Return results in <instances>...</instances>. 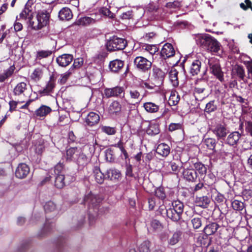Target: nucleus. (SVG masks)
<instances>
[{
    "instance_id": "12",
    "label": "nucleus",
    "mask_w": 252,
    "mask_h": 252,
    "mask_svg": "<svg viewBox=\"0 0 252 252\" xmlns=\"http://www.w3.org/2000/svg\"><path fill=\"white\" fill-rule=\"evenodd\" d=\"M123 94L125 95L124 88L123 87L116 86L111 88H105L104 90V94L107 98L118 97Z\"/></svg>"
},
{
    "instance_id": "21",
    "label": "nucleus",
    "mask_w": 252,
    "mask_h": 252,
    "mask_svg": "<svg viewBox=\"0 0 252 252\" xmlns=\"http://www.w3.org/2000/svg\"><path fill=\"white\" fill-rule=\"evenodd\" d=\"M220 227V225L216 222L209 221L203 229V232L206 237L212 235L216 233L218 229Z\"/></svg>"
},
{
    "instance_id": "7",
    "label": "nucleus",
    "mask_w": 252,
    "mask_h": 252,
    "mask_svg": "<svg viewBox=\"0 0 252 252\" xmlns=\"http://www.w3.org/2000/svg\"><path fill=\"white\" fill-rule=\"evenodd\" d=\"M166 76V72L161 68L154 65L152 69L153 81L156 83V85L161 86Z\"/></svg>"
},
{
    "instance_id": "56",
    "label": "nucleus",
    "mask_w": 252,
    "mask_h": 252,
    "mask_svg": "<svg viewBox=\"0 0 252 252\" xmlns=\"http://www.w3.org/2000/svg\"><path fill=\"white\" fill-rule=\"evenodd\" d=\"M151 243L149 240L143 241L139 246V252H150Z\"/></svg>"
},
{
    "instance_id": "60",
    "label": "nucleus",
    "mask_w": 252,
    "mask_h": 252,
    "mask_svg": "<svg viewBox=\"0 0 252 252\" xmlns=\"http://www.w3.org/2000/svg\"><path fill=\"white\" fill-rule=\"evenodd\" d=\"M150 225L155 231H160L163 228L162 224L156 219H153L151 221Z\"/></svg>"
},
{
    "instance_id": "38",
    "label": "nucleus",
    "mask_w": 252,
    "mask_h": 252,
    "mask_svg": "<svg viewBox=\"0 0 252 252\" xmlns=\"http://www.w3.org/2000/svg\"><path fill=\"white\" fill-rule=\"evenodd\" d=\"M159 132V125L157 123L150 124L146 129L147 134L151 136L156 135Z\"/></svg>"
},
{
    "instance_id": "1",
    "label": "nucleus",
    "mask_w": 252,
    "mask_h": 252,
    "mask_svg": "<svg viewBox=\"0 0 252 252\" xmlns=\"http://www.w3.org/2000/svg\"><path fill=\"white\" fill-rule=\"evenodd\" d=\"M197 44L205 51L211 53H218L220 48V43L209 34L199 35L196 38Z\"/></svg>"
},
{
    "instance_id": "23",
    "label": "nucleus",
    "mask_w": 252,
    "mask_h": 252,
    "mask_svg": "<svg viewBox=\"0 0 252 252\" xmlns=\"http://www.w3.org/2000/svg\"><path fill=\"white\" fill-rule=\"evenodd\" d=\"M93 175L95 181L99 184H102L104 183V180H106V172L105 174L102 173L100 167L97 166L94 167Z\"/></svg>"
},
{
    "instance_id": "27",
    "label": "nucleus",
    "mask_w": 252,
    "mask_h": 252,
    "mask_svg": "<svg viewBox=\"0 0 252 252\" xmlns=\"http://www.w3.org/2000/svg\"><path fill=\"white\" fill-rule=\"evenodd\" d=\"M166 214L168 218L174 222H178L182 219V216L171 206L166 210Z\"/></svg>"
},
{
    "instance_id": "52",
    "label": "nucleus",
    "mask_w": 252,
    "mask_h": 252,
    "mask_svg": "<svg viewBox=\"0 0 252 252\" xmlns=\"http://www.w3.org/2000/svg\"><path fill=\"white\" fill-rule=\"evenodd\" d=\"M213 197L214 202L217 205H223L226 201L224 196L218 191L216 192L215 195H214Z\"/></svg>"
},
{
    "instance_id": "63",
    "label": "nucleus",
    "mask_w": 252,
    "mask_h": 252,
    "mask_svg": "<svg viewBox=\"0 0 252 252\" xmlns=\"http://www.w3.org/2000/svg\"><path fill=\"white\" fill-rule=\"evenodd\" d=\"M44 210L46 213L52 212L55 211L56 208V204L52 201H48L44 206Z\"/></svg>"
},
{
    "instance_id": "20",
    "label": "nucleus",
    "mask_w": 252,
    "mask_h": 252,
    "mask_svg": "<svg viewBox=\"0 0 252 252\" xmlns=\"http://www.w3.org/2000/svg\"><path fill=\"white\" fill-rule=\"evenodd\" d=\"M73 60V56L72 55L64 54L56 58V62L60 66L65 67L69 65Z\"/></svg>"
},
{
    "instance_id": "13",
    "label": "nucleus",
    "mask_w": 252,
    "mask_h": 252,
    "mask_svg": "<svg viewBox=\"0 0 252 252\" xmlns=\"http://www.w3.org/2000/svg\"><path fill=\"white\" fill-rule=\"evenodd\" d=\"M242 134L239 131H235L230 133L225 140V144L237 147L240 143Z\"/></svg>"
},
{
    "instance_id": "55",
    "label": "nucleus",
    "mask_w": 252,
    "mask_h": 252,
    "mask_svg": "<svg viewBox=\"0 0 252 252\" xmlns=\"http://www.w3.org/2000/svg\"><path fill=\"white\" fill-rule=\"evenodd\" d=\"M217 109V106L215 103V100H211L207 103L205 108V111L209 114L215 111Z\"/></svg>"
},
{
    "instance_id": "59",
    "label": "nucleus",
    "mask_w": 252,
    "mask_h": 252,
    "mask_svg": "<svg viewBox=\"0 0 252 252\" xmlns=\"http://www.w3.org/2000/svg\"><path fill=\"white\" fill-rule=\"evenodd\" d=\"M245 130L252 137V116L250 118L244 120Z\"/></svg>"
},
{
    "instance_id": "30",
    "label": "nucleus",
    "mask_w": 252,
    "mask_h": 252,
    "mask_svg": "<svg viewBox=\"0 0 252 252\" xmlns=\"http://www.w3.org/2000/svg\"><path fill=\"white\" fill-rule=\"evenodd\" d=\"M210 202V199L207 196H196L195 199L196 205L202 208H207Z\"/></svg>"
},
{
    "instance_id": "37",
    "label": "nucleus",
    "mask_w": 252,
    "mask_h": 252,
    "mask_svg": "<svg viewBox=\"0 0 252 252\" xmlns=\"http://www.w3.org/2000/svg\"><path fill=\"white\" fill-rule=\"evenodd\" d=\"M20 17L24 20H28V21L30 20L31 18H33L32 8L25 5L24 8L20 14Z\"/></svg>"
},
{
    "instance_id": "4",
    "label": "nucleus",
    "mask_w": 252,
    "mask_h": 252,
    "mask_svg": "<svg viewBox=\"0 0 252 252\" xmlns=\"http://www.w3.org/2000/svg\"><path fill=\"white\" fill-rule=\"evenodd\" d=\"M135 68L142 73H148L151 70L152 63L142 56L136 57L133 61Z\"/></svg>"
},
{
    "instance_id": "10",
    "label": "nucleus",
    "mask_w": 252,
    "mask_h": 252,
    "mask_svg": "<svg viewBox=\"0 0 252 252\" xmlns=\"http://www.w3.org/2000/svg\"><path fill=\"white\" fill-rule=\"evenodd\" d=\"M213 133L216 136L218 140L224 139L229 130L225 124H218L212 130Z\"/></svg>"
},
{
    "instance_id": "46",
    "label": "nucleus",
    "mask_w": 252,
    "mask_h": 252,
    "mask_svg": "<svg viewBox=\"0 0 252 252\" xmlns=\"http://www.w3.org/2000/svg\"><path fill=\"white\" fill-rule=\"evenodd\" d=\"M182 233L181 231L178 230L175 232L168 240V244L173 246L177 244L181 238Z\"/></svg>"
},
{
    "instance_id": "29",
    "label": "nucleus",
    "mask_w": 252,
    "mask_h": 252,
    "mask_svg": "<svg viewBox=\"0 0 252 252\" xmlns=\"http://www.w3.org/2000/svg\"><path fill=\"white\" fill-rule=\"evenodd\" d=\"M52 112L50 107L45 105H42L34 112V115L37 117L44 118Z\"/></svg>"
},
{
    "instance_id": "34",
    "label": "nucleus",
    "mask_w": 252,
    "mask_h": 252,
    "mask_svg": "<svg viewBox=\"0 0 252 252\" xmlns=\"http://www.w3.org/2000/svg\"><path fill=\"white\" fill-rule=\"evenodd\" d=\"M122 110V105L121 103L117 101H113L109 105L108 108L109 113L112 115H117L119 114Z\"/></svg>"
},
{
    "instance_id": "28",
    "label": "nucleus",
    "mask_w": 252,
    "mask_h": 252,
    "mask_svg": "<svg viewBox=\"0 0 252 252\" xmlns=\"http://www.w3.org/2000/svg\"><path fill=\"white\" fill-rule=\"evenodd\" d=\"M156 152L163 157H166L170 153V147L165 143H160L158 146Z\"/></svg>"
},
{
    "instance_id": "3",
    "label": "nucleus",
    "mask_w": 252,
    "mask_h": 252,
    "mask_svg": "<svg viewBox=\"0 0 252 252\" xmlns=\"http://www.w3.org/2000/svg\"><path fill=\"white\" fill-rule=\"evenodd\" d=\"M208 65L210 72L214 75L220 82L224 81V73L222 71L219 60L216 59H211L208 60Z\"/></svg>"
},
{
    "instance_id": "26",
    "label": "nucleus",
    "mask_w": 252,
    "mask_h": 252,
    "mask_svg": "<svg viewBox=\"0 0 252 252\" xmlns=\"http://www.w3.org/2000/svg\"><path fill=\"white\" fill-rule=\"evenodd\" d=\"M27 84L24 82H21L17 84L13 90V95L20 96L24 95V93L27 90Z\"/></svg>"
},
{
    "instance_id": "47",
    "label": "nucleus",
    "mask_w": 252,
    "mask_h": 252,
    "mask_svg": "<svg viewBox=\"0 0 252 252\" xmlns=\"http://www.w3.org/2000/svg\"><path fill=\"white\" fill-rule=\"evenodd\" d=\"M170 206L176 210V212L179 213L181 216L182 215L184 208V205L183 202L179 200H174L172 202Z\"/></svg>"
},
{
    "instance_id": "57",
    "label": "nucleus",
    "mask_w": 252,
    "mask_h": 252,
    "mask_svg": "<svg viewBox=\"0 0 252 252\" xmlns=\"http://www.w3.org/2000/svg\"><path fill=\"white\" fill-rule=\"evenodd\" d=\"M52 52L50 50H41L37 52L36 55V60H40L43 58H46L51 55Z\"/></svg>"
},
{
    "instance_id": "19",
    "label": "nucleus",
    "mask_w": 252,
    "mask_h": 252,
    "mask_svg": "<svg viewBox=\"0 0 252 252\" xmlns=\"http://www.w3.org/2000/svg\"><path fill=\"white\" fill-rule=\"evenodd\" d=\"M106 180H110L114 183L119 181L122 177V174L119 170L112 168L106 171Z\"/></svg>"
},
{
    "instance_id": "6",
    "label": "nucleus",
    "mask_w": 252,
    "mask_h": 252,
    "mask_svg": "<svg viewBox=\"0 0 252 252\" xmlns=\"http://www.w3.org/2000/svg\"><path fill=\"white\" fill-rule=\"evenodd\" d=\"M50 17V13L46 9L38 11L36 14L38 24L34 26V30H39L46 26L49 24Z\"/></svg>"
},
{
    "instance_id": "2",
    "label": "nucleus",
    "mask_w": 252,
    "mask_h": 252,
    "mask_svg": "<svg viewBox=\"0 0 252 252\" xmlns=\"http://www.w3.org/2000/svg\"><path fill=\"white\" fill-rule=\"evenodd\" d=\"M127 40L116 35L110 37L106 41L105 46L108 52H112L124 50L127 46Z\"/></svg>"
},
{
    "instance_id": "64",
    "label": "nucleus",
    "mask_w": 252,
    "mask_h": 252,
    "mask_svg": "<svg viewBox=\"0 0 252 252\" xmlns=\"http://www.w3.org/2000/svg\"><path fill=\"white\" fill-rule=\"evenodd\" d=\"M101 131L109 135H114L116 133V128L115 127L109 126H102L101 127Z\"/></svg>"
},
{
    "instance_id": "18",
    "label": "nucleus",
    "mask_w": 252,
    "mask_h": 252,
    "mask_svg": "<svg viewBox=\"0 0 252 252\" xmlns=\"http://www.w3.org/2000/svg\"><path fill=\"white\" fill-rule=\"evenodd\" d=\"M30 167L27 164L21 163L16 169L15 176L19 179H24L30 173Z\"/></svg>"
},
{
    "instance_id": "41",
    "label": "nucleus",
    "mask_w": 252,
    "mask_h": 252,
    "mask_svg": "<svg viewBox=\"0 0 252 252\" xmlns=\"http://www.w3.org/2000/svg\"><path fill=\"white\" fill-rule=\"evenodd\" d=\"M143 107L145 110L151 113H156L159 110V106L152 102H146L144 103Z\"/></svg>"
},
{
    "instance_id": "53",
    "label": "nucleus",
    "mask_w": 252,
    "mask_h": 252,
    "mask_svg": "<svg viewBox=\"0 0 252 252\" xmlns=\"http://www.w3.org/2000/svg\"><path fill=\"white\" fill-rule=\"evenodd\" d=\"M43 75L42 69L40 67L36 68L31 75V79L35 81H39Z\"/></svg>"
},
{
    "instance_id": "42",
    "label": "nucleus",
    "mask_w": 252,
    "mask_h": 252,
    "mask_svg": "<svg viewBox=\"0 0 252 252\" xmlns=\"http://www.w3.org/2000/svg\"><path fill=\"white\" fill-rule=\"evenodd\" d=\"M180 99V97L178 93L176 91H172L168 101V104L170 106L176 105Z\"/></svg>"
},
{
    "instance_id": "49",
    "label": "nucleus",
    "mask_w": 252,
    "mask_h": 252,
    "mask_svg": "<svg viewBox=\"0 0 252 252\" xmlns=\"http://www.w3.org/2000/svg\"><path fill=\"white\" fill-rule=\"evenodd\" d=\"M169 165L171 170L176 174H177L182 167V162L180 160L171 161Z\"/></svg>"
},
{
    "instance_id": "51",
    "label": "nucleus",
    "mask_w": 252,
    "mask_h": 252,
    "mask_svg": "<svg viewBox=\"0 0 252 252\" xmlns=\"http://www.w3.org/2000/svg\"><path fill=\"white\" fill-rule=\"evenodd\" d=\"M231 206L234 209V211L240 212L242 211L245 208V204L243 202L234 199L231 201Z\"/></svg>"
},
{
    "instance_id": "8",
    "label": "nucleus",
    "mask_w": 252,
    "mask_h": 252,
    "mask_svg": "<svg viewBox=\"0 0 252 252\" xmlns=\"http://www.w3.org/2000/svg\"><path fill=\"white\" fill-rule=\"evenodd\" d=\"M231 75L233 77L238 79L239 81L247 82L245 69L242 65L236 64L234 65L232 69Z\"/></svg>"
},
{
    "instance_id": "33",
    "label": "nucleus",
    "mask_w": 252,
    "mask_h": 252,
    "mask_svg": "<svg viewBox=\"0 0 252 252\" xmlns=\"http://www.w3.org/2000/svg\"><path fill=\"white\" fill-rule=\"evenodd\" d=\"M201 67V62L199 60L193 61L190 64L189 68V73L192 76L197 75L200 71Z\"/></svg>"
},
{
    "instance_id": "16",
    "label": "nucleus",
    "mask_w": 252,
    "mask_h": 252,
    "mask_svg": "<svg viewBox=\"0 0 252 252\" xmlns=\"http://www.w3.org/2000/svg\"><path fill=\"white\" fill-rule=\"evenodd\" d=\"M73 178L72 176L68 175L65 177L63 174L56 175L55 180V186L58 189H62L66 184H69Z\"/></svg>"
},
{
    "instance_id": "9",
    "label": "nucleus",
    "mask_w": 252,
    "mask_h": 252,
    "mask_svg": "<svg viewBox=\"0 0 252 252\" xmlns=\"http://www.w3.org/2000/svg\"><path fill=\"white\" fill-rule=\"evenodd\" d=\"M56 79L54 75H51L45 87L38 91L39 94L42 96L50 95L53 93L56 87Z\"/></svg>"
},
{
    "instance_id": "31",
    "label": "nucleus",
    "mask_w": 252,
    "mask_h": 252,
    "mask_svg": "<svg viewBox=\"0 0 252 252\" xmlns=\"http://www.w3.org/2000/svg\"><path fill=\"white\" fill-rule=\"evenodd\" d=\"M73 17V14L70 8H63L59 12V17L61 20L68 21Z\"/></svg>"
},
{
    "instance_id": "58",
    "label": "nucleus",
    "mask_w": 252,
    "mask_h": 252,
    "mask_svg": "<svg viewBox=\"0 0 252 252\" xmlns=\"http://www.w3.org/2000/svg\"><path fill=\"white\" fill-rule=\"evenodd\" d=\"M89 158L84 153L79 154L77 159V162L79 165L84 166L89 162Z\"/></svg>"
},
{
    "instance_id": "44",
    "label": "nucleus",
    "mask_w": 252,
    "mask_h": 252,
    "mask_svg": "<svg viewBox=\"0 0 252 252\" xmlns=\"http://www.w3.org/2000/svg\"><path fill=\"white\" fill-rule=\"evenodd\" d=\"M93 21L89 16H85L77 20L75 24L78 26H88L94 24Z\"/></svg>"
},
{
    "instance_id": "25",
    "label": "nucleus",
    "mask_w": 252,
    "mask_h": 252,
    "mask_svg": "<svg viewBox=\"0 0 252 252\" xmlns=\"http://www.w3.org/2000/svg\"><path fill=\"white\" fill-rule=\"evenodd\" d=\"M15 69V66L13 64L6 69L4 70L2 73H0V83H4L10 78L13 75Z\"/></svg>"
},
{
    "instance_id": "35",
    "label": "nucleus",
    "mask_w": 252,
    "mask_h": 252,
    "mask_svg": "<svg viewBox=\"0 0 252 252\" xmlns=\"http://www.w3.org/2000/svg\"><path fill=\"white\" fill-rule=\"evenodd\" d=\"M194 170L198 172L201 177H203L205 178L207 173V167L200 161H197L193 163Z\"/></svg>"
},
{
    "instance_id": "61",
    "label": "nucleus",
    "mask_w": 252,
    "mask_h": 252,
    "mask_svg": "<svg viewBox=\"0 0 252 252\" xmlns=\"http://www.w3.org/2000/svg\"><path fill=\"white\" fill-rule=\"evenodd\" d=\"M99 13L100 14V16L103 15V16L108 17L110 18H113L114 17V14L112 13L109 8L106 7H102L100 8L99 10Z\"/></svg>"
},
{
    "instance_id": "5",
    "label": "nucleus",
    "mask_w": 252,
    "mask_h": 252,
    "mask_svg": "<svg viewBox=\"0 0 252 252\" xmlns=\"http://www.w3.org/2000/svg\"><path fill=\"white\" fill-rule=\"evenodd\" d=\"M101 201V199L99 197L93 194L91 191L84 196L83 203L85 205H88L89 211L92 209L94 212L97 213Z\"/></svg>"
},
{
    "instance_id": "17",
    "label": "nucleus",
    "mask_w": 252,
    "mask_h": 252,
    "mask_svg": "<svg viewBox=\"0 0 252 252\" xmlns=\"http://www.w3.org/2000/svg\"><path fill=\"white\" fill-rule=\"evenodd\" d=\"M184 180L188 182H195L198 178L196 171L193 168H185L182 172Z\"/></svg>"
},
{
    "instance_id": "45",
    "label": "nucleus",
    "mask_w": 252,
    "mask_h": 252,
    "mask_svg": "<svg viewBox=\"0 0 252 252\" xmlns=\"http://www.w3.org/2000/svg\"><path fill=\"white\" fill-rule=\"evenodd\" d=\"M155 195L157 197L161 200L163 203L166 204V195L163 187H160L157 188L155 190Z\"/></svg>"
},
{
    "instance_id": "39",
    "label": "nucleus",
    "mask_w": 252,
    "mask_h": 252,
    "mask_svg": "<svg viewBox=\"0 0 252 252\" xmlns=\"http://www.w3.org/2000/svg\"><path fill=\"white\" fill-rule=\"evenodd\" d=\"M141 91L142 89L140 88H131L130 89L129 94L130 98L138 101L140 100L143 97V96L141 94Z\"/></svg>"
},
{
    "instance_id": "15",
    "label": "nucleus",
    "mask_w": 252,
    "mask_h": 252,
    "mask_svg": "<svg viewBox=\"0 0 252 252\" xmlns=\"http://www.w3.org/2000/svg\"><path fill=\"white\" fill-rule=\"evenodd\" d=\"M194 85V94H203L208 87V80L203 78H198L196 80Z\"/></svg>"
},
{
    "instance_id": "32",
    "label": "nucleus",
    "mask_w": 252,
    "mask_h": 252,
    "mask_svg": "<svg viewBox=\"0 0 252 252\" xmlns=\"http://www.w3.org/2000/svg\"><path fill=\"white\" fill-rule=\"evenodd\" d=\"M203 143L206 146L207 149L212 151L213 153H216L215 147L217 144L216 139L214 138L204 137Z\"/></svg>"
},
{
    "instance_id": "36",
    "label": "nucleus",
    "mask_w": 252,
    "mask_h": 252,
    "mask_svg": "<svg viewBox=\"0 0 252 252\" xmlns=\"http://www.w3.org/2000/svg\"><path fill=\"white\" fill-rule=\"evenodd\" d=\"M236 147L226 145L224 143L222 145L221 148L220 150V154L222 155L228 156H232L235 153V149Z\"/></svg>"
},
{
    "instance_id": "24",
    "label": "nucleus",
    "mask_w": 252,
    "mask_h": 252,
    "mask_svg": "<svg viewBox=\"0 0 252 252\" xmlns=\"http://www.w3.org/2000/svg\"><path fill=\"white\" fill-rule=\"evenodd\" d=\"M100 120V117L97 113L91 112L85 118V123L89 126H94L97 124Z\"/></svg>"
},
{
    "instance_id": "22",
    "label": "nucleus",
    "mask_w": 252,
    "mask_h": 252,
    "mask_svg": "<svg viewBox=\"0 0 252 252\" xmlns=\"http://www.w3.org/2000/svg\"><path fill=\"white\" fill-rule=\"evenodd\" d=\"M124 64L123 61L120 59H115L110 62L109 68L112 72L118 73L124 68Z\"/></svg>"
},
{
    "instance_id": "14",
    "label": "nucleus",
    "mask_w": 252,
    "mask_h": 252,
    "mask_svg": "<svg viewBox=\"0 0 252 252\" xmlns=\"http://www.w3.org/2000/svg\"><path fill=\"white\" fill-rule=\"evenodd\" d=\"M225 219L227 223L238 224L242 219L240 212L229 210L225 214Z\"/></svg>"
},
{
    "instance_id": "40",
    "label": "nucleus",
    "mask_w": 252,
    "mask_h": 252,
    "mask_svg": "<svg viewBox=\"0 0 252 252\" xmlns=\"http://www.w3.org/2000/svg\"><path fill=\"white\" fill-rule=\"evenodd\" d=\"M178 75V71L175 68L171 69L169 73L170 80L174 87H177L179 85Z\"/></svg>"
},
{
    "instance_id": "62",
    "label": "nucleus",
    "mask_w": 252,
    "mask_h": 252,
    "mask_svg": "<svg viewBox=\"0 0 252 252\" xmlns=\"http://www.w3.org/2000/svg\"><path fill=\"white\" fill-rule=\"evenodd\" d=\"M72 73H73L71 71V69H68L64 73L61 74V79L58 80V83L61 85L64 84Z\"/></svg>"
},
{
    "instance_id": "50",
    "label": "nucleus",
    "mask_w": 252,
    "mask_h": 252,
    "mask_svg": "<svg viewBox=\"0 0 252 252\" xmlns=\"http://www.w3.org/2000/svg\"><path fill=\"white\" fill-rule=\"evenodd\" d=\"M84 63V60L83 58H76L74 59L73 64L71 66L69 69H71V71L74 73L75 70L80 69Z\"/></svg>"
},
{
    "instance_id": "54",
    "label": "nucleus",
    "mask_w": 252,
    "mask_h": 252,
    "mask_svg": "<svg viewBox=\"0 0 252 252\" xmlns=\"http://www.w3.org/2000/svg\"><path fill=\"white\" fill-rule=\"evenodd\" d=\"M203 220L202 217H194L191 220L192 227L194 229H199L202 225V220Z\"/></svg>"
},
{
    "instance_id": "11",
    "label": "nucleus",
    "mask_w": 252,
    "mask_h": 252,
    "mask_svg": "<svg viewBox=\"0 0 252 252\" xmlns=\"http://www.w3.org/2000/svg\"><path fill=\"white\" fill-rule=\"evenodd\" d=\"M159 53L162 59L165 60L173 57L175 54V50L171 43H166L163 46Z\"/></svg>"
},
{
    "instance_id": "48",
    "label": "nucleus",
    "mask_w": 252,
    "mask_h": 252,
    "mask_svg": "<svg viewBox=\"0 0 252 252\" xmlns=\"http://www.w3.org/2000/svg\"><path fill=\"white\" fill-rule=\"evenodd\" d=\"M245 188L242 182H236L234 183L232 190L236 195H242Z\"/></svg>"
},
{
    "instance_id": "43",
    "label": "nucleus",
    "mask_w": 252,
    "mask_h": 252,
    "mask_svg": "<svg viewBox=\"0 0 252 252\" xmlns=\"http://www.w3.org/2000/svg\"><path fill=\"white\" fill-rule=\"evenodd\" d=\"M79 149L77 147H70L66 151V160L71 161L74 158V155H78Z\"/></svg>"
}]
</instances>
